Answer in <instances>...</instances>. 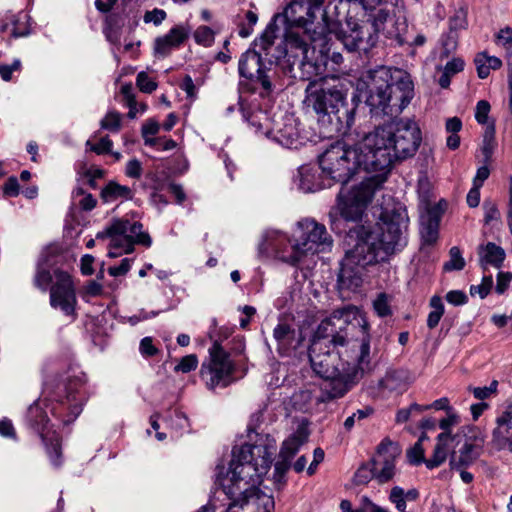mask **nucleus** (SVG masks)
Listing matches in <instances>:
<instances>
[{"instance_id": "nucleus-1", "label": "nucleus", "mask_w": 512, "mask_h": 512, "mask_svg": "<svg viewBox=\"0 0 512 512\" xmlns=\"http://www.w3.org/2000/svg\"><path fill=\"white\" fill-rule=\"evenodd\" d=\"M422 141L421 130L411 119H400L378 126L363 136V145L373 158L372 164L378 174L364 179L347 195L341 190L337 208L348 221H358L373 198L375 191L386 180L396 160H405L415 155Z\"/></svg>"}, {"instance_id": "nucleus-2", "label": "nucleus", "mask_w": 512, "mask_h": 512, "mask_svg": "<svg viewBox=\"0 0 512 512\" xmlns=\"http://www.w3.org/2000/svg\"><path fill=\"white\" fill-rule=\"evenodd\" d=\"M380 220L376 229L357 224L348 230L344 240L345 256L338 275L342 289L358 288L367 266L386 261L406 246V217L401 213L385 211Z\"/></svg>"}, {"instance_id": "nucleus-3", "label": "nucleus", "mask_w": 512, "mask_h": 512, "mask_svg": "<svg viewBox=\"0 0 512 512\" xmlns=\"http://www.w3.org/2000/svg\"><path fill=\"white\" fill-rule=\"evenodd\" d=\"M276 448L273 437L259 433H255L253 443L233 448L229 472L221 488L230 500L225 512L273 511V497L260 491L256 485L268 472Z\"/></svg>"}, {"instance_id": "nucleus-4", "label": "nucleus", "mask_w": 512, "mask_h": 512, "mask_svg": "<svg viewBox=\"0 0 512 512\" xmlns=\"http://www.w3.org/2000/svg\"><path fill=\"white\" fill-rule=\"evenodd\" d=\"M277 30L275 23H269L261 36L254 41V46L260 47L264 52L269 65L285 59V68L293 79L306 81L317 76L320 73V66L310 56L314 53V49L311 50L310 47L311 43L321 35L320 31L317 32V27H285L283 39L275 46Z\"/></svg>"}, {"instance_id": "nucleus-5", "label": "nucleus", "mask_w": 512, "mask_h": 512, "mask_svg": "<svg viewBox=\"0 0 512 512\" xmlns=\"http://www.w3.org/2000/svg\"><path fill=\"white\" fill-rule=\"evenodd\" d=\"M303 107L326 129L329 136L346 133L354 123L355 108L347 103V89L335 78L308 80Z\"/></svg>"}, {"instance_id": "nucleus-6", "label": "nucleus", "mask_w": 512, "mask_h": 512, "mask_svg": "<svg viewBox=\"0 0 512 512\" xmlns=\"http://www.w3.org/2000/svg\"><path fill=\"white\" fill-rule=\"evenodd\" d=\"M362 96L375 115H398L413 97V82L402 69L379 66L361 77Z\"/></svg>"}, {"instance_id": "nucleus-7", "label": "nucleus", "mask_w": 512, "mask_h": 512, "mask_svg": "<svg viewBox=\"0 0 512 512\" xmlns=\"http://www.w3.org/2000/svg\"><path fill=\"white\" fill-rule=\"evenodd\" d=\"M373 158L363 145V138L350 146L341 142L332 144L319 157V167L327 181L346 184L357 172L378 174Z\"/></svg>"}, {"instance_id": "nucleus-8", "label": "nucleus", "mask_w": 512, "mask_h": 512, "mask_svg": "<svg viewBox=\"0 0 512 512\" xmlns=\"http://www.w3.org/2000/svg\"><path fill=\"white\" fill-rule=\"evenodd\" d=\"M358 346V352L350 359H343L339 353L340 368L330 376L323 377L319 402H330L344 397L363 377L372 370L370 361V337L364 332V337Z\"/></svg>"}, {"instance_id": "nucleus-9", "label": "nucleus", "mask_w": 512, "mask_h": 512, "mask_svg": "<svg viewBox=\"0 0 512 512\" xmlns=\"http://www.w3.org/2000/svg\"><path fill=\"white\" fill-rule=\"evenodd\" d=\"M483 437H478L472 427H462L455 435L440 433L437 437L433 455L425 461L429 469L440 466L447 458L450 447H454L450 456L452 469L460 470L474 463L481 455Z\"/></svg>"}, {"instance_id": "nucleus-10", "label": "nucleus", "mask_w": 512, "mask_h": 512, "mask_svg": "<svg viewBox=\"0 0 512 512\" xmlns=\"http://www.w3.org/2000/svg\"><path fill=\"white\" fill-rule=\"evenodd\" d=\"M376 4L367 0H340L337 9L346 12L348 30H341L338 38L349 52H369L377 43L375 34L366 26L359 25L360 17H365Z\"/></svg>"}, {"instance_id": "nucleus-11", "label": "nucleus", "mask_w": 512, "mask_h": 512, "mask_svg": "<svg viewBox=\"0 0 512 512\" xmlns=\"http://www.w3.org/2000/svg\"><path fill=\"white\" fill-rule=\"evenodd\" d=\"M140 222H131L128 219H114L104 231L97 234V239L110 238L108 256L119 257L122 253L130 254L135 244L149 247L152 240L147 232L142 231Z\"/></svg>"}, {"instance_id": "nucleus-12", "label": "nucleus", "mask_w": 512, "mask_h": 512, "mask_svg": "<svg viewBox=\"0 0 512 512\" xmlns=\"http://www.w3.org/2000/svg\"><path fill=\"white\" fill-rule=\"evenodd\" d=\"M324 0H295L290 2L282 13L276 14L270 23L281 22L288 26H300L311 28L315 20L320 18V22L315 27L320 30V34L326 31L332 32V24L328 21L326 12L323 8Z\"/></svg>"}, {"instance_id": "nucleus-13", "label": "nucleus", "mask_w": 512, "mask_h": 512, "mask_svg": "<svg viewBox=\"0 0 512 512\" xmlns=\"http://www.w3.org/2000/svg\"><path fill=\"white\" fill-rule=\"evenodd\" d=\"M298 233L291 247V256H284L285 261L291 265L298 264L304 255L325 251L333 244L326 227L313 219L298 222Z\"/></svg>"}, {"instance_id": "nucleus-14", "label": "nucleus", "mask_w": 512, "mask_h": 512, "mask_svg": "<svg viewBox=\"0 0 512 512\" xmlns=\"http://www.w3.org/2000/svg\"><path fill=\"white\" fill-rule=\"evenodd\" d=\"M349 328L350 323L348 321V314L345 310L334 311L329 317L325 318L318 325L312 342H321L323 346L333 347H345L349 345L353 351V355L358 352V346L353 347V344L359 345L363 338L360 340H349ZM361 332L364 337V332L369 336L366 330V326L362 325Z\"/></svg>"}, {"instance_id": "nucleus-15", "label": "nucleus", "mask_w": 512, "mask_h": 512, "mask_svg": "<svg viewBox=\"0 0 512 512\" xmlns=\"http://www.w3.org/2000/svg\"><path fill=\"white\" fill-rule=\"evenodd\" d=\"M209 360L201 365L200 375L208 389L227 387L232 381L235 367L223 347L215 342L209 349Z\"/></svg>"}, {"instance_id": "nucleus-16", "label": "nucleus", "mask_w": 512, "mask_h": 512, "mask_svg": "<svg viewBox=\"0 0 512 512\" xmlns=\"http://www.w3.org/2000/svg\"><path fill=\"white\" fill-rule=\"evenodd\" d=\"M259 51L247 50L239 60V73L242 77L258 82L266 93L272 91L270 67L264 52L260 47Z\"/></svg>"}, {"instance_id": "nucleus-17", "label": "nucleus", "mask_w": 512, "mask_h": 512, "mask_svg": "<svg viewBox=\"0 0 512 512\" xmlns=\"http://www.w3.org/2000/svg\"><path fill=\"white\" fill-rule=\"evenodd\" d=\"M54 278L55 283L50 287V305L75 319L77 298L71 276L65 271L56 269Z\"/></svg>"}, {"instance_id": "nucleus-18", "label": "nucleus", "mask_w": 512, "mask_h": 512, "mask_svg": "<svg viewBox=\"0 0 512 512\" xmlns=\"http://www.w3.org/2000/svg\"><path fill=\"white\" fill-rule=\"evenodd\" d=\"M333 347L323 346L321 342H311L309 347V360L312 369L322 378L330 376L340 368L339 353L343 354V359H350L348 350L337 351L334 353Z\"/></svg>"}, {"instance_id": "nucleus-19", "label": "nucleus", "mask_w": 512, "mask_h": 512, "mask_svg": "<svg viewBox=\"0 0 512 512\" xmlns=\"http://www.w3.org/2000/svg\"><path fill=\"white\" fill-rule=\"evenodd\" d=\"M267 137L289 149H297L303 144L298 122L293 115L284 114L273 118L271 130H267Z\"/></svg>"}, {"instance_id": "nucleus-20", "label": "nucleus", "mask_w": 512, "mask_h": 512, "mask_svg": "<svg viewBox=\"0 0 512 512\" xmlns=\"http://www.w3.org/2000/svg\"><path fill=\"white\" fill-rule=\"evenodd\" d=\"M401 454L400 447L389 439H384L378 446L373 468L379 483L390 481L395 475V459Z\"/></svg>"}, {"instance_id": "nucleus-21", "label": "nucleus", "mask_w": 512, "mask_h": 512, "mask_svg": "<svg viewBox=\"0 0 512 512\" xmlns=\"http://www.w3.org/2000/svg\"><path fill=\"white\" fill-rule=\"evenodd\" d=\"M273 337L277 343V351L282 356H289L302 344V332L290 324L280 322L273 330Z\"/></svg>"}, {"instance_id": "nucleus-22", "label": "nucleus", "mask_w": 512, "mask_h": 512, "mask_svg": "<svg viewBox=\"0 0 512 512\" xmlns=\"http://www.w3.org/2000/svg\"><path fill=\"white\" fill-rule=\"evenodd\" d=\"M191 29L187 25H176L163 36L154 41V53L158 57H167L174 49L179 48L189 38Z\"/></svg>"}, {"instance_id": "nucleus-23", "label": "nucleus", "mask_w": 512, "mask_h": 512, "mask_svg": "<svg viewBox=\"0 0 512 512\" xmlns=\"http://www.w3.org/2000/svg\"><path fill=\"white\" fill-rule=\"evenodd\" d=\"M292 245H290L289 238L278 230H266L263 235V240L259 244L261 253L274 254L277 258L286 262L284 256H291Z\"/></svg>"}, {"instance_id": "nucleus-24", "label": "nucleus", "mask_w": 512, "mask_h": 512, "mask_svg": "<svg viewBox=\"0 0 512 512\" xmlns=\"http://www.w3.org/2000/svg\"><path fill=\"white\" fill-rule=\"evenodd\" d=\"M490 444L497 451L512 452V411L506 410L497 417Z\"/></svg>"}, {"instance_id": "nucleus-25", "label": "nucleus", "mask_w": 512, "mask_h": 512, "mask_svg": "<svg viewBox=\"0 0 512 512\" xmlns=\"http://www.w3.org/2000/svg\"><path fill=\"white\" fill-rule=\"evenodd\" d=\"M441 213L436 207L426 210L420 218V235L423 245H433L438 240Z\"/></svg>"}, {"instance_id": "nucleus-26", "label": "nucleus", "mask_w": 512, "mask_h": 512, "mask_svg": "<svg viewBox=\"0 0 512 512\" xmlns=\"http://www.w3.org/2000/svg\"><path fill=\"white\" fill-rule=\"evenodd\" d=\"M299 174V188L306 192H315L320 189L330 187L331 182L327 181L326 177L318 173V170L309 166H302L298 170Z\"/></svg>"}, {"instance_id": "nucleus-27", "label": "nucleus", "mask_w": 512, "mask_h": 512, "mask_svg": "<svg viewBox=\"0 0 512 512\" xmlns=\"http://www.w3.org/2000/svg\"><path fill=\"white\" fill-rule=\"evenodd\" d=\"M478 256L482 267L491 265L500 268L505 260L506 253L501 246L493 242H487L478 247Z\"/></svg>"}, {"instance_id": "nucleus-28", "label": "nucleus", "mask_w": 512, "mask_h": 512, "mask_svg": "<svg viewBox=\"0 0 512 512\" xmlns=\"http://www.w3.org/2000/svg\"><path fill=\"white\" fill-rule=\"evenodd\" d=\"M383 33L388 39L393 40L399 46L409 43L407 37L408 23L404 16L396 17L392 23L387 26V29H383Z\"/></svg>"}, {"instance_id": "nucleus-29", "label": "nucleus", "mask_w": 512, "mask_h": 512, "mask_svg": "<svg viewBox=\"0 0 512 512\" xmlns=\"http://www.w3.org/2000/svg\"><path fill=\"white\" fill-rule=\"evenodd\" d=\"M258 21V15L252 10H242L235 16L234 23L238 27L241 38H247L254 32V26Z\"/></svg>"}, {"instance_id": "nucleus-30", "label": "nucleus", "mask_w": 512, "mask_h": 512, "mask_svg": "<svg viewBox=\"0 0 512 512\" xmlns=\"http://www.w3.org/2000/svg\"><path fill=\"white\" fill-rule=\"evenodd\" d=\"M101 198L104 202H112L117 199L130 200L133 198V192L128 186L111 181L102 189Z\"/></svg>"}, {"instance_id": "nucleus-31", "label": "nucleus", "mask_w": 512, "mask_h": 512, "mask_svg": "<svg viewBox=\"0 0 512 512\" xmlns=\"http://www.w3.org/2000/svg\"><path fill=\"white\" fill-rule=\"evenodd\" d=\"M474 62L478 77L481 79L487 78L490 74V70H496L502 66V61L498 57L489 56L485 52L477 54Z\"/></svg>"}, {"instance_id": "nucleus-32", "label": "nucleus", "mask_w": 512, "mask_h": 512, "mask_svg": "<svg viewBox=\"0 0 512 512\" xmlns=\"http://www.w3.org/2000/svg\"><path fill=\"white\" fill-rule=\"evenodd\" d=\"M247 121L256 128V132L267 136V130H271L273 119L262 109L253 110L247 117Z\"/></svg>"}, {"instance_id": "nucleus-33", "label": "nucleus", "mask_w": 512, "mask_h": 512, "mask_svg": "<svg viewBox=\"0 0 512 512\" xmlns=\"http://www.w3.org/2000/svg\"><path fill=\"white\" fill-rule=\"evenodd\" d=\"M306 438L307 436L305 434L298 432L285 440L280 451L281 459L290 462L300 446L306 441Z\"/></svg>"}, {"instance_id": "nucleus-34", "label": "nucleus", "mask_w": 512, "mask_h": 512, "mask_svg": "<svg viewBox=\"0 0 512 512\" xmlns=\"http://www.w3.org/2000/svg\"><path fill=\"white\" fill-rule=\"evenodd\" d=\"M367 16V23L363 26H366L370 33L375 34L378 38V33L383 31V29H387L385 24L388 21L389 13L385 9H378L375 12L369 11Z\"/></svg>"}, {"instance_id": "nucleus-35", "label": "nucleus", "mask_w": 512, "mask_h": 512, "mask_svg": "<svg viewBox=\"0 0 512 512\" xmlns=\"http://www.w3.org/2000/svg\"><path fill=\"white\" fill-rule=\"evenodd\" d=\"M430 307L432 310L428 314L427 326L430 329H434L440 322L444 314V305L442 299L439 296H433L430 299Z\"/></svg>"}, {"instance_id": "nucleus-36", "label": "nucleus", "mask_w": 512, "mask_h": 512, "mask_svg": "<svg viewBox=\"0 0 512 512\" xmlns=\"http://www.w3.org/2000/svg\"><path fill=\"white\" fill-rule=\"evenodd\" d=\"M379 385L382 389L388 391H397L404 388L401 373L398 371L387 372L380 380Z\"/></svg>"}, {"instance_id": "nucleus-37", "label": "nucleus", "mask_w": 512, "mask_h": 512, "mask_svg": "<svg viewBox=\"0 0 512 512\" xmlns=\"http://www.w3.org/2000/svg\"><path fill=\"white\" fill-rule=\"evenodd\" d=\"M465 267V260L462 257L461 251L457 246H453L449 250V260L444 263V271H459Z\"/></svg>"}, {"instance_id": "nucleus-38", "label": "nucleus", "mask_w": 512, "mask_h": 512, "mask_svg": "<svg viewBox=\"0 0 512 512\" xmlns=\"http://www.w3.org/2000/svg\"><path fill=\"white\" fill-rule=\"evenodd\" d=\"M193 36L197 44L210 47L214 42L215 33L210 27L201 25L194 31Z\"/></svg>"}, {"instance_id": "nucleus-39", "label": "nucleus", "mask_w": 512, "mask_h": 512, "mask_svg": "<svg viewBox=\"0 0 512 512\" xmlns=\"http://www.w3.org/2000/svg\"><path fill=\"white\" fill-rule=\"evenodd\" d=\"M495 130L492 125L486 127L485 133L483 135V144H482V153L484 155L485 161H489L492 157L494 148H495V138H494Z\"/></svg>"}, {"instance_id": "nucleus-40", "label": "nucleus", "mask_w": 512, "mask_h": 512, "mask_svg": "<svg viewBox=\"0 0 512 512\" xmlns=\"http://www.w3.org/2000/svg\"><path fill=\"white\" fill-rule=\"evenodd\" d=\"M289 468H290V462L287 460L281 459L275 463L273 480H274V485L277 489H280L281 487L284 486V484L286 482L285 475H286L287 471L289 470Z\"/></svg>"}, {"instance_id": "nucleus-41", "label": "nucleus", "mask_w": 512, "mask_h": 512, "mask_svg": "<svg viewBox=\"0 0 512 512\" xmlns=\"http://www.w3.org/2000/svg\"><path fill=\"white\" fill-rule=\"evenodd\" d=\"M100 126L102 129L118 132L121 128V114L117 111L108 112L101 120Z\"/></svg>"}, {"instance_id": "nucleus-42", "label": "nucleus", "mask_w": 512, "mask_h": 512, "mask_svg": "<svg viewBox=\"0 0 512 512\" xmlns=\"http://www.w3.org/2000/svg\"><path fill=\"white\" fill-rule=\"evenodd\" d=\"M493 288V277L491 275L483 276L479 285H472L470 287V294L472 296L478 295L484 299Z\"/></svg>"}, {"instance_id": "nucleus-43", "label": "nucleus", "mask_w": 512, "mask_h": 512, "mask_svg": "<svg viewBox=\"0 0 512 512\" xmlns=\"http://www.w3.org/2000/svg\"><path fill=\"white\" fill-rule=\"evenodd\" d=\"M53 276L50 271L44 268H38L34 277V284L41 291L46 292L52 283Z\"/></svg>"}, {"instance_id": "nucleus-44", "label": "nucleus", "mask_w": 512, "mask_h": 512, "mask_svg": "<svg viewBox=\"0 0 512 512\" xmlns=\"http://www.w3.org/2000/svg\"><path fill=\"white\" fill-rule=\"evenodd\" d=\"M429 409V406H423L419 404H412L409 408L400 409L396 415L397 423H404L410 419L414 414H420L423 411Z\"/></svg>"}, {"instance_id": "nucleus-45", "label": "nucleus", "mask_w": 512, "mask_h": 512, "mask_svg": "<svg viewBox=\"0 0 512 512\" xmlns=\"http://www.w3.org/2000/svg\"><path fill=\"white\" fill-rule=\"evenodd\" d=\"M121 93L126 100V104L129 107V112L127 116L130 119H134L136 117V100L133 94V87L131 84H124L121 87Z\"/></svg>"}, {"instance_id": "nucleus-46", "label": "nucleus", "mask_w": 512, "mask_h": 512, "mask_svg": "<svg viewBox=\"0 0 512 512\" xmlns=\"http://www.w3.org/2000/svg\"><path fill=\"white\" fill-rule=\"evenodd\" d=\"M197 366V356L195 354H190L181 358L180 362L175 366L174 371L188 373L192 370H195Z\"/></svg>"}, {"instance_id": "nucleus-47", "label": "nucleus", "mask_w": 512, "mask_h": 512, "mask_svg": "<svg viewBox=\"0 0 512 512\" xmlns=\"http://www.w3.org/2000/svg\"><path fill=\"white\" fill-rule=\"evenodd\" d=\"M373 307L377 315L380 317H386L391 315L389 299L385 293H381L378 295V297L375 299L373 303Z\"/></svg>"}, {"instance_id": "nucleus-48", "label": "nucleus", "mask_w": 512, "mask_h": 512, "mask_svg": "<svg viewBox=\"0 0 512 512\" xmlns=\"http://www.w3.org/2000/svg\"><path fill=\"white\" fill-rule=\"evenodd\" d=\"M137 87L144 93H152L157 89V83L150 79L145 72H140L136 78Z\"/></svg>"}, {"instance_id": "nucleus-49", "label": "nucleus", "mask_w": 512, "mask_h": 512, "mask_svg": "<svg viewBox=\"0 0 512 512\" xmlns=\"http://www.w3.org/2000/svg\"><path fill=\"white\" fill-rule=\"evenodd\" d=\"M389 499L392 503L395 504L397 511L403 512L406 509V500L404 495V490L395 486L391 489Z\"/></svg>"}, {"instance_id": "nucleus-50", "label": "nucleus", "mask_w": 512, "mask_h": 512, "mask_svg": "<svg viewBox=\"0 0 512 512\" xmlns=\"http://www.w3.org/2000/svg\"><path fill=\"white\" fill-rule=\"evenodd\" d=\"M498 386V382L496 380L492 381L489 386L485 387H469L468 389L472 391L475 398L479 400H485L489 398L493 393L496 392Z\"/></svg>"}, {"instance_id": "nucleus-51", "label": "nucleus", "mask_w": 512, "mask_h": 512, "mask_svg": "<svg viewBox=\"0 0 512 512\" xmlns=\"http://www.w3.org/2000/svg\"><path fill=\"white\" fill-rule=\"evenodd\" d=\"M375 477V471L374 468L371 467L369 464L362 465L355 473L354 480L355 483L360 484H366L369 482L370 479Z\"/></svg>"}, {"instance_id": "nucleus-52", "label": "nucleus", "mask_w": 512, "mask_h": 512, "mask_svg": "<svg viewBox=\"0 0 512 512\" xmlns=\"http://www.w3.org/2000/svg\"><path fill=\"white\" fill-rule=\"evenodd\" d=\"M458 35L454 31H449L442 39L443 55L448 57L457 47Z\"/></svg>"}, {"instance_id": "nucleus-53", "label": "nucleus", "mask_w": 512, "mask_h": 512, "mask_svg": "<svg viewBox=\"0 0 512 512\" xmlns=\"http://www.w3.org/2000/svg\"><path fill=\"white\" fill-rule=\"evenodd\" d=\"M512 281L511 272H499L496 279L495 292L502 295L506 292Z\"/></svg>"}, {"instance_id": "nucleus-54", "label": "nucleus", "mask_w": 512, "mask_h": 512, "mask_svg": "<svg viewBox=\"0 0 512 512\" xmlns=\"http://www.w3.org/2000/svg\"><path fill=\"white\" fill-rule=\"evenodd\" d=\"M87 146L90 147V150L95 152L98 155L109 153L112 148V141L106 136L100 139L97 144H91L90 141H87Z\"/></svg>"}, {"instance_id": "nucleus-55", "label": "nucleus", "mask_w": 512, "mask_h": 512, "mask_svg": "<svg viewBox=\"0 0 512 512\" xmlns=\"http://www.w3.org/2000/svg\"><path fill=\"white\" fill-rule=\"evenodd\" d=\"M407 457L411 464H420L424 461V449L420 442H416L412 448L407 451Z\"/></svg>"}, {"instance_id": "nucleus-56", "label": "nucleus", "mask_w": 512, "mask_h": 512, "mask_svg": "<svg viewBox=\"0 0 512 512\" xmlns=\"http://www.w3.org/2000/svg\"><path fill=\"white\" fill-rule=\"evenodd\" d=\"M166 12L162 9L155 8L151 11H147L144 15L145 23H153L154 25H160L166 19Z\"/></svg>"}, {"instance_id": "nucleus-57", "label": "nucleus", "mask_w": 512, "mask_h": 512, "mask_svg": "<svg viewBox=\"0 0 512 512\" xmlns=\"http://www.w3.org/2000/svg\"><path fill=\"white\" fill-rule=\"evenodd\" d=\"M489 112L490 104L485 100H481L476 105L475 119L480 124H486L488 121Z\"/></svg>"}, {"instance_id": "nucleus-58", "label": "nucleus", "mask_w": 512, "mask_h": 512, "mask_svg": "<svg viewBox=\"0 0 512 512\" xmlns=\"http://www.w3.org/2000/svg\"><path fill=\"white\" fill-rule=\"evenodd\" d=\"M497 44L506 51L512 50V29H501L497 35Z\"/></svg>"}, {"instance_id": "nucleus-59", "label": "nucleus", "mask_w": 512, "mask_h": 512, "mask_svg": "<svg viewBox=\"0 0 512 512\" xmlns=\"http://www.w3.org/2000/svg\"><path fill=\"white\" fill-rule=\"evenodd\" d=\"M21 69V61L19 59H15L12 64H0V76L4 81H9L12 78V73L14 71H20Z\"/></svg>"}, {"instance_id": "nucleus-60", "label": "nucleus", "mask_w": 512, "mask_h": 512, "mask_svg": "<svg viewBox=\"0 0 512 512\" xmlns=\"http://www.w3.org/2000/svg\"><path fill=\"white\" fill-rule=\"evenodd\" d=\"M464 69V61L461 58H453L448 61L442 71L451 77L461 72Z\"/></svg>"}, {"instance_id": "nucleus-61", "label": "nucleus", "mask_w": 512, "mask_h": 512, "mask_svg": "<svg viewBox=\"0 0 512 512\" xmlns=\"http://www.w3.org/2000/svg\"><path fill=\"white\" fill-rule=\"evenodd\" d=\"M446 300L448 303H450L452 305L459 306V305L465 304L467 302L468 298H467V295L463 291L452 290L446 294Z\"/></svg>"}, {"instance_id": "nucleus-62", "label": "nucleus", "mask_w": 512, "mask_h": 512, "mask_svg": "<svg viewBox=\"0 0 512 512\" xmlns=\"http://www.w3.org/2000/svg\"><path fill=\"white\" fill-rule=\"evenodd\" d=\"M140 352L145 357H151L158 353V349L153 345L151 337H144L140 342Z\"/></svg>"}, {"instance_id": "nucleus-63", "label": "nucleus", "mask_w": 512, "mask_h": 512, "mask_svg": "<svg viewBox=\"0 0 512 512\" xmlns=\"http://www.w3.org/2000/svg\"><path fill=\"white\" fill-rule=\"evenodd\" d=\"M126 175L130 178L139 179L142 175V165L137 159L130 160L126 165Z\"/></svg>"}, {"instance_id": "nucleus-64", "label": "nucleus", "mask_w": 512, "mask_h": 512, "mask_svg": "<svg viewBox=\"0 0 512 512\" xmlns=\"http://www.w3.org/2000/svg\"><path fill=\"white\" fill-rule=\"evenodd\" d=\"M466 17L462 12L456 13L449 20V31H454L457 33L458 30L464 29L466 27Z\"/></svg>"}]
</instances>
